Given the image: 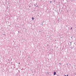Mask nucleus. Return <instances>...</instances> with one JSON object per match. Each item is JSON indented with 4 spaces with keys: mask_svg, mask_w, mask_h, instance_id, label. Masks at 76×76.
<instances>
[{
    "mask_svg": "<svg viewBox=\"0 0 76 76\" xmlns=\"http://www.w3.org/2000/svg\"><path fill=\"white\" fill-rule=\"evenodd\" d=\"M59 64H60V63Z\"/></svg>",
    "mask_w": 76,
    "mask_h": 76,
    "instance_id": "nucleus-7",
    "label": "nucleus"
},
{
    "mask_svg": "<svg viewBox=\"0 0 76 76\" xmlns=\"http://www.w3.org/2000/svg\"><path fill=\"white\" fill-rule=\"evenodd\" d=\"M32 20H34V17L32 18Z\"/></svg>",
    "mask_w": 76,
    "mask_h": 76,
    "instance_id": "nucleus-2",
    "label": "nucleus"
},
{
    "mask_svg": "<svg viewBox=\"0 0 76 76\" xmlns=\"http://www.w3.org/2000/svg\"><path fill=\"white\" fill-rule=\"evenodd\" d=\"M71 29H72V27H71Z\"/></svg>",
    "mask_w": 76,
    "mask_h": 76,
    "instance_id": "nucleus-3",
    "label": "nucleus"
},
{
    "mask_svg": "<svg viewBox=\"0 0 76 76\" xmlns=\"http://www.w3.org/2000/svg\"><path fill=\"white\" fill-rule=\"evenodd\" d=\"M56 72H54L53 75H56Z\"/></svg>",
    "mask_w": 76,
    "mask_h": 76,
    "instance_id": "nucleus-1",
    "label": "nucleus"
},
{
    "mask_svg": "<svg viewBox=\"0 0 76 76\" xmlns=\"http://www.w3.org/2000/svg\"><path fill=\"white\" fill-rule=\"evenodd\" d=\"M50 3H51V2H52L51 1H50Z\"/></svg>",
    "mask_w": 76,
    "mask_h": 76,
    "instance_id": "nucleus-4",
    "label": "nucleus"
},
{
    "mask_svg": "<svg viewBox=\"0 0 76 76\" xmlns=\"http://www.w3.org/2000/svg\"><path fill=\"white\" fill-rule=\"evenodd\" d=\"M66 76H68V75H67Z\"/></svg>",
    "mask_w": 76,
    "mask_h": 76,
    "instance_id": "nucleus-6",
    "label": "nucleus"
},
{
    "mask_svg": "<svg viewBox=\"0 0 76 76\" xmlns=\"http://www.w3.org/2000/svg\"><path fill=\"white\" fill-rule=\"evenodd\" d=\"M20 64V63H19V64Z\"/></svg>",
    "mask_w": 76,
    "mask_h": 76,
    "instance_id": "nucleus-5",
    "label": "nucleus"
}]
</instances>
